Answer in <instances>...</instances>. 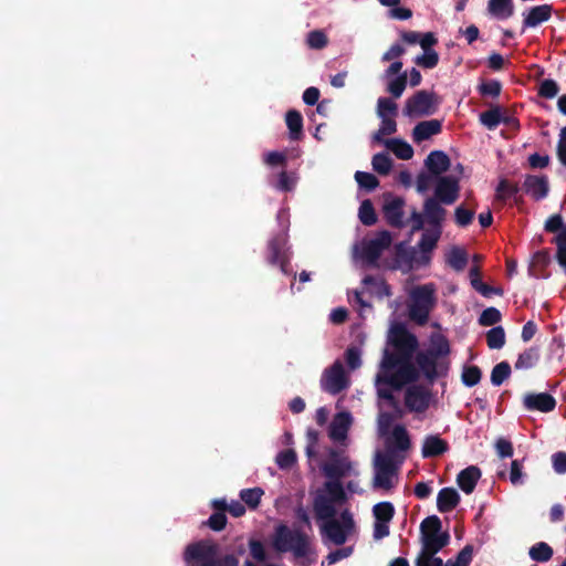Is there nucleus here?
I'll use <instances>...</instances> for the list:
<instances>
[{
	"label": "nucleus",
	"mask_w": 566,
	"mask_h": 566,
	"mask_svg": "<svg viewBox=\"0 0 566 566\" xmlns=\"http://www.w3.org/2000/svg\"><path fill=\"white\" fill-rule=\"evenodd\" d=\"M388 344L392 346V349H384L375 386L378 397L388 401L397 417H401L402 411L392 392L407 384L416 381L419 377V371L412 364L418 339L402 325L395 324L389 329Z\"/></svg>",
	"instance_id": "nucleus-1"
},
{
	"label": "nucleus",
	"mask_w": 566,
	"mask_h": 566,
	"mask_svg": "<svg viewBox=\"0 0 566 566\" xmlns=\"http://www.w3.org/2000/svg\"><path fill=\"white\" fill-rule=\"evenodd\" d=\"M273 549L280 554L291 553L294 558H304L312 551L311 536L300 527L285 524L275 526L271 537Z\"/></svg>",
	"instance_id": "nucleus-2"
},
{
	"label": "nucleus",
	"mask_w": 566,
	"mask_h": 566,
	"mask_svg": "<svg viewBox=\"0 0 566 566\" xmlns=\"http://www.w3.org/2000/svg\"><path fill=\"white\" fill-rule=\"evenodd\" d=\"M347 500L346 492L340 481H326L322 489L317 490L313 500V510L317 523L337 517L343 511Z\"/></svg>",
	"instance_id": "nucleus-3"
},
{
	"label": "nucleus",
	"mask_w": 566,
	"mask_h": 566,
	"mask_svg": "<svg viewBox=\"0 0 566 566\" xmlns=\"http://www.w3.org/2000/svg\"><path fill=\"white\" fill-rule=\"evenodd\" d=\"M408 306L409 317L418 325L427 324L429 315L437 305V289L433 283L413 287L410 293Z\"/></svg>",
	"instance_id": "nucleus-4"
},
{
	"label": "nucleus",
	"mask_w": 566,
	"mask_h": 566,
	"mask_svg": "<svg viewBox=\"0 0 566 566\" xmlns=\"http://www.w3.org/2000/svg\"><path fill=\"white\" fill-rule=\"evenodd\" d=\"M322 539L325 544L340 546L347 542L354 533L355 521L353 514L344 509L339 516L328 518L318 523Z\"/></svg>",
	"instance_id": "nucleus-5"
},
{
	"label": "nucleus",
	"mask_w": 566,
	"mask_h": 566,
	"mask_svg": "<svg viewBox=\"0 0 566 566\" xmlns=\"http://www.w3.org/2000/svg\"><path fill=\"white\" fill-rule=\"evenodd\" d=\"M392 238L388 231L378 232L375 237L364 239L354 245L353 258L364 266H376L378 259L391 245Z\"/></svg>",
	"instance_id": "nucleus-6"
},
{
	"label": "nucleus",
	"mask_w": 566,
	"mask_h": 566,
	"mask_svg": "<svg viewBox=\"0 0 566 566\" xmlns=\"http://www.w3.org/2000/svg\"><path fill=\"white\" fill-rule=\"evenodd\" d=\"M399 462L392 451L376 452L374 459L373 488L389 491L398 482Z\"/></svg>",
	"instance_id": "nucleus-7"
},
{
	"label": "nucleus",
	"mask_w": 566,
	"mask_h": 566,
	"mask_svg": "<svg viewBox=\"0 0 566 566\" xmlns=\"http://www.w3.org/2000/svg\"><path fill=\"white\" fill-rule=\"evenodd\" d=\"M277 222L282 228V232L275 235L269 242L270 256L269 261L272 264H279L281 271L289 273L287 262L290 260V247H287V230L290 226L289 212L286 209H281L276 216Z\"/></svg>",
	"instance_id": "nucleus-8"
},
{
	"label": "nucleus",
	"mask_w": 566,
	"mask_h": 566,
	"mask_svg": "<svg viewBox=\"0 0 566 566\" xmlns=\"http://www.w3.org/2000/svg\"><path fill=\"white\" fill-rule=\"evenodd\" d=\"M442 202L433 197H429L423 202V211L419 212L417 209L411 211L409 221L411 223V232H418L423 229L424 224L430 228L442 229V223L446 219L447 211L441 206Z\"/></svg>",
	"instance_id": "nucleus-9"
},
{
	"label": "nucleus",
	"mask_w": 566,
	"mask_h": 566,
	"mask_svg": "<svg viewBox=\"0 0 566 566\" xmlns=\"http://www.w3.org/2000/svg\"><path fill=\"white\" fill-rule=\"evenodd\" d=\"M450 535L442 531L441 520L437 515L426 517L420 524L421 549L439 553L449 544Z\"/></svg>",
	"instance_id": "nucleus-10"
},
{
	"label": "nucleus",
	"mask_w": 566,
	"mask_h": 566,
	"mask_svg": "<svg viewBox=\"0 0 566 566\" xmlns=\"http://www.w3.org/2000/svg\"><path fill=\"white\" fill-rule=\"evenodd\" d=\"M321 470L328 479L327 481H340L346 476H357L356 463L343 452L329 449L328 458L321 465Z\"/></svg>",
	"instance_id": "nucleus-11"
},
{
	"label": "nucleus",
	"mask_w": 566,
	"mask_h": 566,
	"mask_svg": "<svg viewBox=\"0 0 566 566\" xmlns=\"http://www.w3.org/2000/svg\"><path fill=\"white\" fill-rule=\"evenodd\" d=\"M319 386L323 391L333 396L349 388L350 377L345 370L342 360L336 359L329 367L323 370Z\"/></svg>",
	"instance_id": "nucleus-12"
},
{
	"label": "nucleus",
	"mask_w": 566,
	"mask_h": 566,
	"mask_svg": "<svg viewBox=\"0 0 566 566\" xmlns=\"http://www.w3.org/2000/svg\"><path fill=\"white\" fill-rule=\"evenodd\" d=\"M439 102L434 93L421 90L407 98L402 113L409 118L426 117L434 114Z\"/></svg>",
	"instance_id": "nucleus-13"
},
{
	"label": "nucleus",
	"mask_w": 566,
	"mask_h": 566,
	"mask_svg": "<svg viewBox=\"0 0 566 566\" xmlns=\"http://www.w3.org/2000/svg\"><path fill=\"white\" fill-rule=\"evenodd\" d=\"M546 232L556 233L553 243L556 245V260L566 274V223L560 214L551 216L545 224Z\"/></svg>",
	"instance_id": "nucleus-14"
},
{
	"label": "nucleus",
	"mask_w": 566,
	"mask_h": 566,
	"mask_svg": "<svg viewBox=\"0 0 566 566\" xmlns=\"http://www.w3.org/2000/svg\"><path fill=\"white\" fill-rule=\"evenodd\" d=\"M217 558V547L208 542H198L188 545L185 552L187 563L198 562L202 566H212Z\"/></svg>",
	"instance_id": "nucleus-15"
},
{
	"label": "nucleus",
	"mask_w": 566,
	"mask_h": 566,
	"mask_svg": "<svg viewBox=\"0 0 566 566\" xmlns=\"http://www.w3.org/2000/svg\"><path fill=\"white\" fill-rule=\"evenodd\" d=\"M415 360L419 370L429 380L436 379L448 369V365L443 360L427 350L419 352Z\"/></svg>",
	"instance_id": "nucleus-16"
},
{
	"label": "nucleus",
	"mask_w": 566,
	"mask_h": 566,
	"mask_svg": "<svg viewBox=\"0 0 566 566\" xmlns=\"http://www.w3.org/2000/svg\"><path fill=\"white\" fill-rule=\"evenodd\" d=\"M459 179L454 176H440L436 180L434 197L444 205H452L459 197Z\"/></svg>",
	"instance_id": "nucleus-17"
},
{
	"label": "nucleus",
	"mask_w": 566,
	"mask_h": 566,
	"mask_svg": "<svg viewBox=\"0 0 566 566\" xmlns=\"http://www.w3.org/2000/svg\"><path fill=\"white\" fill-rule=\"evenodd\" d=\"M430 403V394L421 386L412 385L405 394V405L412 412H423Z\"/></svg>",
	"instance_id": "nucleus-18"
},
{
	"label": "nucleus",
	"mask_w": 566,
	"mask_h": 566,
	"mask_svg": "<svg viewBox=\"0 0 566 566\" xmlns=\"http://www.w3.org/2000/svg\"><path fill=\"white\" fill-rule=\"evenodd\" d=\"M523 405L530 411L549 412L555 409L556 400L547 392L527 394L523 398Z\"/></svg>",
	"instance_id": "nucleus-19"
},
{
	"label": "nucleus",
	"mask_w": 566,
	"mask_h": 566,
	"mask_svg": "<svg viewBox=\"0 0 566 566\" xmlns=\"http://www.w3.org/2000/svg\"><path fill=\"white\" fill-rule=\"evenodd\" d=\"M442 130V120L440 119H428L419 122L411 132L412 142L421 144L429 140L431 137L440 134Z\"/></svg>",
	"instance_id": "nucleus-20"
},
{
	"label": "nucleus",
	"mask_w": 566,
	"mask_h": 566,
	"mask_svg": "<svg viewBox=\"0 0 566 566\" xmlns=\"http://www.w3.org/2000/svg\"><path fill=\"white\" fill-rule=\"evenodd\" d=\"M353 417L347 411H342L335 415L333 418L328 436L335 442H343L347 438V432L352 426Z\"/></svg>",
	"instance_id": "nucleus-21"
},
{
	"label": "nucleus",
	"mask_w": 566,
	"mask_h": 566,
	"mask_svg": "<svg viewBox=\"0 0 566 566\" xmlns=\"http://www.w3.org/2000/svg\"><path fill=\"white\" fill-rule=\"evenodd\" d=\"M405 201L399 197H394L387 199L384 206V213L387 221L397 228H402L407 224V221L403 219V208ZM408 222H410L408 220Z\"/></svg>",
	"instance_id": "nucleus-22"
},
{
	"label": "nucleus",
	"mask_w": 566,
	"mask_h": 566,
	"mask_svg": "<svg viewBox=\"0 0 566 566\" xmlns=\"http://www.w3.org/2000/svg\"><path fill=\"white\" fill-rule=\"evenodd\" d=\"M553 8L551 4H542L532 7L528 11L523 12V29L536 28L543 22L551 19Z\"/></svg>",
	"instance_id": "nucleus-23"
},
{
	"label": "nucleus",
	"mask_w": 566,
	"mask_h": 566,
	"mask_svg": "<svg viewBox=\"0 0 566 566\" xmlns=\"http://www.w3.org/2000/svg\"><path fill=\"white\" fill-rule=\"evenodd\" d=\"M525 191L536 200L544 199L548 193V179L545 176L528 175L524 180Z\"/></svg>",
	"instance_id": "nucleus-24"
},
{
	"label": "nucleus",
	"mask_w": 566,
	"mask_h": 566,
	"mask_svg": "<svg viewBox=\"0 0 566 566\" xmlns=\"http://www.w3.org/2000/svg\"><path fill=\"white\" fill-rule=\"evenodd\" d=\"M480 478V469L478 467L471 465L465 468L458 474L457 483L465 494H471L474 491Z\"/></svg>",
	"instance_id": "nucleus-25"
},
{
	"label": "nucleus",
	"mask_w": 566,
	"mask_h": 566,
	"mask_svg": "<svg viewBox=\"0 0 566 566\" xmlns=\"http://www.w3.org/2000/svg\"><path fill=\"white\" fill-rule=\"evenodd\" d=\"M424 163L428 170L433 176H440L446 172L450 166V159L442 150L431 151Z\"/></svg>",
	"instance_id": "nucleus-26"
},
{
	"label": "nucleus",
	"mask_w": 566,
	"mask_h": 566,
	"mask_svg": "<svg viewBox=\"0 0 566 566\" xmlns=\"http://www.w3.org/2000/svg\"><path fill=\"white\" fill-rule=\"evenodd\" d=\"M448 451V443L439 436H428L422 443L421 453L423 458H433Z\"/></svg>",
	"instance_id": "nucleus-27"
},
{
	"label": "nucleus",
	"mask_w": 566,
	"mask_h": 566,
	"mask_svg": "<svg viewBox=\"0 0 566 566\" xmlns=\"http://www.w3.org/2000/svg\"><path fill=\"white\" fill-rule=\"evenodd\" d=\"M460 502V495L453 488H443L437 496V507L441 513L450 512Z\"/></svg>",
	"instance_id": "nucleus-28"
},
{
	"label": "nucleus",
	"mask_w": 566,
	"mask_h": 566,
	"mask_svg": "<svg viewBox=\"0 0 566 566\" xmlns=\"http://www.w3.org/2000/svg\"><path fill=\"white\" fill-rule=\"evenodd\" d=\"M384 146L401 160H409L415 154L411 145L401 138L386 139Z\"/></svg>",
	"instance_id": "nucleus-29"
},
{
	"label": "nucleus",
	"mask_w": 566,
	"mask_h": 566,
	"mask_svg": "<svg viewBox=\"0 0 566 566\" xmlns=\"http://www.w3.org/2000/svg\"><path fill=\"white\" fill-rule=\"evenodd\" d=\"M488 10L497 20H507L514 13L513 0H489Z\"/></svg>",
	"instance_id": "nucleus-30"
},
{
	"label": "nucleus",
	"mask_w": 566,
	"mask_h": 566,
	"mask_svg": "<svg viewBox=\"0 0 566 566\" xmlns=\"http://www.w3.org/2000/svg\"><path fill=\"white\" fill-rule=\"evenodd\" d=\"M426 350L443 360L450 353L449 340L442 334L433 333L429 338V346Z\"/></svg>",
	"instance_id": "nucleus-31"
},
{
	"label": "nucleus",
	"mask_w": 566,
	"mask_h": 566,
	"mask_svg": "<svg viewBox=\"0 0 566 566\" xmlns=\"http://www.w3.org/2000/svg\"><path fill=\"white\" fill-rule=\"evenodd\" d=\"M400 36L407 44H419L421 48L433 46L437 43V38L431 32L405 31Z\"/></svg>",
	"instance_id": "nucleus-32"
},
{
	"label": "nucleus",
	"mask_w": 566,
	"mask_h": 566,
	"mask_svg": "<svg viewBox=\"0 0 566 566\" xmlns=\"http://www.w3.org/2000/svg\"><path fill=\"white\" fill-rule=\"evenodd\" d=\"M422 230L423 232L420 241L418 242V248L422 253H429L436 248L441 237L442 229L428 227Z\"/></svg>",
	"instance_id": "nucleus-33"
},
{
	"label": "nucleus",
	"mask_w": 566,
	"mask_h": 566,
	"mask_svg": "<svg viewBox=\"0 0 566 566\" xmlns=\"http://www.w3.org/2000/svg\"><path fill=\"white\" fill-rule=\"evenodd\" d=\"M386 82V91L394 97L399 98L403 94L407 83H408V74L403 72L398 76L382 78Z\"/></svg>",
	"instance_id": "nucleus-34"
},
{
	"label": "nucleus",
	"mask_w": 566,
	"mask_h": 566,
	"mask_svg": "<svg viewBox=\"0 0 566 566\" xmlns=\"http://www.w3.org/2000/svg\"><path fill=\"white\" fill-rule=\"evenodd\" d=\"M389 443L399 451H406L410 447V439L406 428L401 424H397L391 432Z\"/></svg>",
	"instance_id": "nucleus-35"
},
{
	"label": "nucleus",
	"mask_w": 566,
	"mask_h": 566,
	"mask_svg": "<svg viewBox=\"0 0 566 566\" xmlns=\"http://www.w3.org/2000/svg\"><path fill=\"white\" fill-rule=\"evenodd\" d=\"M539 359V350L536 347H530L521 353L515 361L516 369H530L534 367Z\"/></svg>",
	"instance_id": "nucleus-36"
},
{
	"label": "nucleus",
	"mask_w": 566,
	"mask_h": 566,
	"mask_svg": "<svg viewBox=\"0 0 566 566\" xmlns=\"http://www.w3.org/2000/svg\"><path fill=\"white\" fill-rule=\"evenodd\" d=\"M480 122L488 129H495L500 123L506 122L500 107H493L480 114Z\"/></svg>",
	"instance_id": "nucleus-37"
},
{
	"label": "nucleus",
	"mask_w": 566,
	"mask_h": 566,
	"mask_svg": "<svg viewBox=\"0 0 566 566\" xmlns=\"http://www.w3.org/2000/svg\"><path fill=\"white\" fill-rule=\"evenodd\" d=\"M397 132V123L392 117L380 118V125L377 132L373 135V140L384 145V137L392 135Z\"/></svg>",
	"instance_id": "nucleus-38"
},
{
	"label": "nucleus",
	"mask_w": 566,
	"mask_h": 566,
	"mask_svg": "<svg viewBox=\"0 0 566 566\" xmlns=\"http://www.w3.org/2000/svg\"><path fill=\"white\" fill-rule=\"evenodd\" d=\"M285 122L290 130V137L297 139L303 128L302 115L297 111L291 109L286 113Z\"/></svg>",
	"instance_id": "nucleus-39"
},
{
	"label": "nucleus",
	"mask_w": 566,
	"mask_h": 566,
	"mask_svg": "<svg viewBox=\"0 0 566 566\" xmlns=\"http://www.w3.org/2000/svg\"><path fill=\"white\" fill-rule=\"evenodd\" d=\"M528 555L535 562L545 563L552 558L553 549L547 543L539 542L530 548Z\"/></svg>",
	"instance_id": "nucleus-40"
},
{
	"label": "nucleus",
	"mask_w": 566,
	"mask_h": 566,
	"mask_svg": "<svg viewBox=\"0 0 566 566\" xmlns=\"http://www.w3.org/2000/svg\"><path fill=\"white\" fill-rule=\"evenodd\" d=\"M373 169L379 175H388L392 168V160L387 153H378L371 159Z\"/></svg>",
	"instance_id": "nucleus-41"
},
{
	"label": "nucleus",
	"mask_w": 566,
	"mask_h": 566,
	"mask_svg": "<svg viewBox=\"0 0 566 566\" xmlns=\"http://www.w3.org/2000/svg\"><path fill=\"white\" fill-rule=\"evenodd\" d=\"M363 283L367 286L373 287V292L379 297L382 298L385 296H389L391 294L389 285L377 277L371 275H367L363 279Z\"/></svg>",
	"instance_id": "nucleus-42"
},
{
	"label": "nucleus",
	"mask_w": 566,
	"mask_h": 566,
	"mask_svg": "<svg viewBox=\"0 0 566 566\" xmlns=\"http://www.w3.org/2000/svg\"><path fill=\"white\" fill-rule=\"evenodd\" d=\"M432 46L421 48L423 53L415 59V63L424 69H433L439 62L438 53L431 49Z\"/></svg>",
	"instance_id": "nucleus-43"
},
{
	"label": "nucleus",
	"mask_w": 566,
	"mask_h": 566,
	"mask_svg": "<svg viewBox=\"0 0 566 566\" xmlns=\"http://www.w3.org/2000/svg\"><path fill=\"white\" fill-rule=\"evenodd\" d=\"M511 375V366L506 361L495 365L491 373V382L493 386H501Z\"/></svg>",
	"instance_id": "nucleus-44"
},
{
	"label": "nucleus",
	"mask_w": 566,
	"mask_h": 566,
	"mask_svg": "<svg viewBox=\"0 0 566 566\" xmlns=\"http://www.w3.org/2000/svg\"><path fill=\"white\" fill-rule=\"evenodd\" d=\"M486 343L491 349H501L505 344V332L502 326H495L486 333Z\"/></svg>",
	"instance_id": "nucleus-45"
},
{
	"label": "nucleus",
	"mask_w": 566,
	"mask_h": 566,
	"mask_svg": "<svg viewBox=\"0 0 566 566\" xmlns=\"http://www.w3.org/2000/svg\"><path fill=\"white\" fill-rule=\"evenodd\" d=\"M447 260L451 268H453L457 271H461L467 265L468 255L462 249L452 248L448 253Z\"/></svg>",
	"instance_id": "nucleus-46"
},
{
	"label": "nucleus",
	"mask_w": 566,
	"mask_h": 566,
	"mask_svg": "<svg viewBox=\"0 0 566 566\" xmlns=\"http://www.w3.org/2000/svg\"><path fill=\"white\" fill-rule=\"evenodd\" d=\"M375 521L390 522L395 514V507L390 502H380L374 505Z\"/></svg>",
	"instance_id": "nucleus-47"
},
{
	"label": "nucleus",
	"mask_w": 566,
	"mask_h": 566,
	"mask_svg": "<svg viewBox=\"0 0 566 566\" xmlns=\"http://www.w3.org/2000/svg\"><path fill=\"white\" fill-rule=\"evenodd\" d=\"M263 494L261 488L243 489L240 492V497L249 507L256 509Z\"/></svg>",
	"instance_id": "nucleus-48"
},
{
	"label": "nucleus",
	"mask_w": 566,
	"mask_h": 566,
	"mask_svg": "<svg viewBox=\"0 0 566 566\" xmlns=\"http://www.w3.org/2000/svg\"><path fill=\"white\" fill-rule=\"evenodd\" d=\"M297 182V177L295 174H289L286 171H282L279 175L276 182H271V185L280 190V191H292Z\"/></svg>",
	"instance_id": "nucleus-49"
},
{
	"label": "nucleus",
	"mask_w": 566,
	"mask_h": 566,
	"mask_svg": "<svg viewBox=\"0 0 566 566\" xmlns=\"http://www.w3.org/2000/svg\"><path fill=\"white\" fill-rule=\"evenodd\" d=\"M397 113V104L388 97L377 99V116L379 118L394 117Z\"/></svg>",
	"instance_id": "nucleus-50"
},
{
	"label": "nucleus",
	"mask_w": 566,
	"mask_h": 566,
	"mask_svg": "<svg viewBox=\"0 0 566 566\" xmlns=\"http://www.w3.org/2000/svg\"><path fill=\"white\" fill-rule=\"evenodd\" d=\"M358 217L361 223L365 226H373L376 222V213L369 200H364L361 202L358 211Z\"/></svg>",
	"instance_id": "nucleus-51"
},
{
	"label": "nucleus",
	"mask_w": 566,
	"mask_h": 566,
	"mask_svg": "<svg viewBox=\"0 0 566 566\" xmlns=\"http://www.w3.org/2000/svg\"><path fill=\"white\" fill-rule=\"evenodd\" d=\"M473 557V547L465 545L457 555L455 559H449L444 566H469Z\"/></svg>",
	"instance_id": "nucleus-52"
},
{
	"label": "nucleus",
	"mask_w": 566,
	"mask_h": 566,
	"mask_svg": "<svg viewBox=\"0 0 566 566\" xmlns=\"http://www.w3.org/2000/svg\"><path fill=\"white\" fill-rule=\"evenodd\" d=\"M345 361L350 370L361 366V350L357 346H349L344 354Z\"/></svg>",
	"instance_id": "nucleus-53"
},
{
	"label": "nucleus",
	"mask_w": 566,
	"mask_h": 566,
	"mask_svg": "<svg viewBox=\"0 0 566 566\" xmlns=\"http://www.w3.org/2000/svg\"><path fill=\"white\" fill-rule=\"evenodd\" d=\"M355 180L360 188L367 191H371L378 186L377 178L370 172L356 171Z\"/></svg>",
	"instance_id": "nucleus-54"
},
{
	"label": "nucleus",
	"mask_w": 566,
	"mask_h": 566,
	"mask_svg": "<svg viewBox=\"0 0 566 566\" xmlns=\"http://www.w3.org/2000/svg\"><path fill=\"white\" fill-rule=\"evenodd\" d=\"M437 553H430L429 551L421 549L417 559L416 566H443V562L440 557H436Z\"/></svg>",
	"instance_id": "nucleus-55"
},
{
	"label": "nucleus",
	"mask_w": 566,
	"mask_h": 566,
	"mask_svg": "<svg viewBox=\"0 0 566 566\" xmlns=\"http://www.w3.org/2000/svg\"><path fill=\"white\" fill-rule=\"evenodd\" d=\"M500 319H501L500 311L495 307H488L486 310H484L481 313V315L479 317V323L482 326H492V325L496 324L497 322H500Z\"/></svg>",
	"instance_id": "nucleus-56"
},
{
	"label": "nucleus",
	"mask_w": 566,
	"mask_h": 566,
	"mask_svg": "<svg viewBox=\"0 0 566 566\" xmlns=\"http://www.w3.org/2000/svg\"><path fill=\"white\" fill-rule=\"evenodd\" d=\"M307 44L312 49H323L327 45V36L321 30L311 31L307 34Z\"/></svg>",
	"instance_id": "nucleus-57"
},
{
	"label": "nucleus",
	"mask_w": 566,
	"mask_h": 566,
	"mask_svg": "<svg viewBox=\"0 0 566 566\" xmlns=\"http://www.w3.org/2000/svg\"><path fill=\"white\" fill-rule=\"evenodd\" d=\"M481 380V370L476 366L467 367L462 373V381L468 387H473Z\"/></svg>",
	"instance_id": "nucleus-58"
},
{
	"label": "nucleus",
	"mask_w": 566,
	"mask_h": 566,
	"mask_svg": "<svg viewBox=\"0 0 566 566\" xmlns=\"http://www.w3.org/2000/svg\"><path fill=\"white\" fill-rule=\"evenodd\" d=\"M558 91H559V87H558L557 83L554 80L547 78V80L542 81L539 88H538V94L542 97L551 99V98H554L558 94Z\"/></svg>",
	"instance_id": "nucleus-59"
},
{
	"label": "nucleus",
	"mask_w": 566,
	"mask_h": 566,
	"mask_svg": "<svg viewBox=\"0 0 566 566\" xmlns=\"http://www.w3.org/2000/svg\"><path fill=\"white\" fill-rule=\"evenodd\" d=\"M296 461V454L293 450L281 451L276 455V464L281 469H290Z\"/></svg>",
	"instance_id": "nucleus-60"
},
{
	"label": "nucleus",
	"mask_w": 566,
	"mask_h": 566,
	"mask_svg": "<svg viewBox=\"0 0 566 566\" xmlns=\"http://www.w3.org/2000/svg\"><path fill=\"white\" fill-rule=\"evenodd\" d=\"M518 188L506 180H501L496 188L497 198L505 200L516 195Z\"/></svg>",
	"instance_id": "nucleus-61"
},
{
	"label": "nucleus",
	"mask_w": 566,
	"mask_h": 566,
	"mask_svg": "<svg viewBox=\"0 0 566 566\" xmlns=\"http://www.w3.org/2000/svg\"><path fill=\"white\" fill-rule=\"evenodd\" d=\"M454 216L458 226L467 227L472 222L474 212L460 206L455 209Z\"/></svg>",
	"instance_id": "nucleus-62"
},
{
	"label": "nucleus",
	"mask_w": 566,
	"mask_h": 566,
	"mask_svg": "<svg viewBox=\"0 0 566 566\" xmlns=\"http://www.w3.org/2000/svg\"><path fill=\"white\" fill-rule=\"evenodd\" d=\"M554 471L558 474L566 473V453L556 452L552 457Z\"/></svg>",
	"instance_id": "nucleus-63"
},
{
	"label": "nucleus",
	"mask_w": 566,
	"mask_h": 566,
	"mask_svg": "<svg viewBox=\"0 0 566 566\" xmlns=\"http://www.w3.org/2000/svg\"><path fill=\"white\" fill-rule=\"evenodd\" d=\"M557 155L560 163L566 166V127L560 129L557 145Z\"/></svg>",
	"instance_id": "nucleus-64"
}]
</instances>
